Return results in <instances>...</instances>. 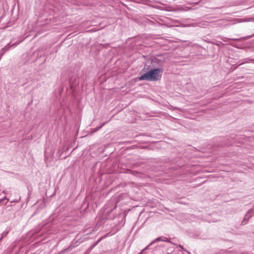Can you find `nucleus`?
<instances>
[{"mask_svg": "<svg viewBox=\"0 0 254 254\" xmlns=\"http://www.w3.org/2000/svg\"><path fill=\"white\" fill-rule=\"evenodd\" d=\"M163 69L161 68H150L149 65H145L141 70L143 74L138 77L139 81H157L162 76Z\"/></svg>", "mask_w": 254, "mask_h": 254, "instance_id": "nucleus-1", "label": "nucleus"}, {"mask_svg": "<svg viewBox=\"0 0 254 254\" xmlns=\"http://www.w3.org/2000/svg\"><path fill=\"white\" fill-rule=\"evenodd\" d=\"M160 241L167 242H169V243H172V242L170 241H169L168 239L167 238H166L165 237H158V238H156V239H155L154 241H153L151 243H150L149 245H148L145 249H143L138 254H142L143 252L145 250H147V249H156V248L157 249L158 248H160V246H158V245H156V246H154V245L157 242H160Z\"/></svg>", "mask_w": 254, "mask_h": 254, "instance_id": "nucleus-2", "label": "nucleus"}, {"mask_svg": "<svg viewBox=\"0 0 254 254\" xmlns=\"http://www.w3.org/2000/svg\"><path fill=\"white\" fill-rule=\"evenodd\" d=\"M68 82L70 88L74 90V88L79 85V78L76 75H73L69 79Z\"/></svg>", "mask_w": 254, "mask_h": 254, "instance_id": "nucleus-3", "label": "nucleus"}, {"mask_svg": "<svg viewBox=\"0 0 254 254\" xmlns=\"http://www.w3.org/2000/svg\"><path fill=\"white\" fill-rule=\"evenodd\" d=\"M22 41H16L13 43H12L11 45H10V43L7 44V45H6L5 46L4 48H2L1 50H0V54L2 56H3V55L6 52H7V51H8L10 49V47H15L17 45H18Z\"/></svg>", "mask_w": 254, "mask_h": 254, "instance_id": "nucleus-4", "label": "nucleus"}, {"mask_svg": "<svg viewBox=\"0 0 254 254\" xmlns=\"http://www.w3.org/2000/svg\"><path fill=\"white\" fill-rule=\"evenodd\" d=\"M253 214V210H251L250 209L248 211L247 213L246 214L245 217L244 218L243 221L241 222V225H246L249 221V219L252 217V214Z\"/></svg>", "mask_w": 254, "mask_h": 254, "instance_id": "nucleus-5", "label": "nucleus"}, {"mask_svg": "<svg viewBox=\"0 0 254 254\" xmlns=\"http://www.w3.org/2000/svg\"><path fill=\"white\" fill-rule=\"evenodd\" d=\"M243 38H226V37H224L223 38H222V40L225 42H227L230 40H232V41H240L242 39H243Z\"/></svg>", "mask_w": 254, "mask_h": 254, "instance_id": "nucleus-6", "label": "nucleus"}, {"mask_svg": "<svg viewBox=\"0 0 254 254\" xmlns=\"http://www.w3.org/2000/svg\"><path fill=\"white\" fill-rule=\"evenodd\" d=\"M74 247L72 246V245H70L67 248L65 249H64L63 250L61 253H68V252H69Z\"/></svg>", "mask_w": 254, "mask_h": 254, "instance_id": "nucleus-7", "label": "nucleus"}, {"mask_svg": "<svg viewBox=\"0 0 254 254\" xmlns=\"http://www.w3.org/2000/svg\"><path fill=\"white\" fill-rule=\"evenodd\" d=\"M105 123H104L102 124V125L98 127H96L95 128L92 129L91 131V133L95 132L96 131H98L99 129H100L104 125H105Z\"/></svg>", "mask_w": 254, "mask_h": 254, "instance_id": "nucleus-8", "label": "nucleus"}, {"mask_svg": "<svg viewBox=\"0 0 254 254\" xmlns=\"http://www.w3.org/2000/svg\"><path fill=\"white\" fill-rule=\"evenodd\" d=\"M45 163L46 164V165L47 166H49L50 165L49 162V158L47 157L46 153L45 154Z\"/></svg>", "mask_w": 254, "mask_h": 254, "instance_id": "nucleus-9", "label": "nucleus"}, {"mask_svg": "<svg viewBox=\"0 0 254 254\" xmlns=\"http://www.w3.org/2000/svg\"><path fill=\"white\" fill-rule=\"evenodd\" d=\"M8 233V231L3 232L2 234L1 237L0 238V241H1L2 240V239L7 235Z\"/></svg>", "mask_w": 254, "mask_h": 254, "instance_id": "nucleus-10", "label": "nucleus"}, {"mask_svg": "<svg viewBox=\"0 0 254 254\" xmlns=\"http://www.w3.org/2000/svg\"><path fill=\"white\" fill-rule=\"evenodd\" d=\"M251 21H254V18H245L243 20V21H245V22H250Z\"/></svg>", "mask_w": 254, "mask_h": 254, "instance_id": "nucleus-11", "label": "nucleus"}, {"mask_svg": "<svg viewBox=\"0 0 254 254\" xmlns=\"http://www.w3.org/2000/svg\"><path fill=\"white\" fill-rule=\"evenodd\" d=\"M100 240H98V241H97L95 243H94L93 245H91L89 248V249H93L99 242Z\"/></svg>", "mask_w": 254, "mask_h": 254, "instance_id": "nucleus-12", "label": "nucleus"}, {"mask_svg": "<svg viewBox=\"0 0 254 254\" xmlns=\"http://www.w3.org/2000/svg\"><path fill=\"white\" fill-rule=\"evenodd\" d=\"M179 247L186 253H187L188 254H191L190 252H188L186 249H184L182 246L181 245L179 246Z\"/></svg>", "mask_w": 254, "mask_h": 254, "instance_id": "nucleus-13", "label": "nucleus"}, {"mask_svg": "<svg viewBox=\"0 0 254 254\" xmlns=\"http://www.w3.org/2000/svg\"><path fill=\"white\" fill-rule=\"evenodd\" d=\"M40 208L39 207H38L35 211V212H34L33 214V215H35V214H37L39 211L40 210Z\"/></svg>", "mask_w": 254, "mask_h": 254, "instance_id": "nucleus-14", "label": "nucleus"}, {"mask_svg": "<svg viewBox=\"0 0 254 254\" xmlns=\"http://www.w3.org/2000/svg\"><path fill=\"white\" fill-rule=\"evenodd\" d=\"M222 44H223L222 43V42H220V43L216 44V45H217L218 46H220V45Z\"/></svg>", "mask_w": 254, "mask_h": 254, "instance_id": "nucleus-15", "label": "nucleus"}, {"mask_svg": "<svg viewBox=\"0 0 254 254\" xmlns=\"http://www.w3.org/2000/svg\"><path fill=\"white\" fill-rule=\"evenodd\" d=\"M231 144V143H227V144H226V145H230Z\"/></svg>", "mask_w": 254, "mask_h": 254, "instance_id": "nucleus-16", "label": "nucleus"}, {"mask_svg": "<svg viewBox=\"0 0 254 254\" xmlns=\"http://www.w3.org/2000/svg\"><path fill=\"white\" fill-rule=\"evenodd\" d=\"M251 210H253V214H254V208L250 209Z\"/></svg>", "mask_w": 254, "mask_h": 254, "instance_id": "nucleus-17", "label": "nucleus"}, {"mask_svg": "<svg viewBox=\"0 0 254 254\" xmlns=\"http://www.w3.org/2000/svg\"><path fill=\"white\" fill-rule=\"evenodd\" d=\"M132 174H134V171H132Z\"/></svg>", "mask_w": 254, "mask_h": 254, "instance_id": "nucleus-18", "label": "nucleus"}]
</instances>
